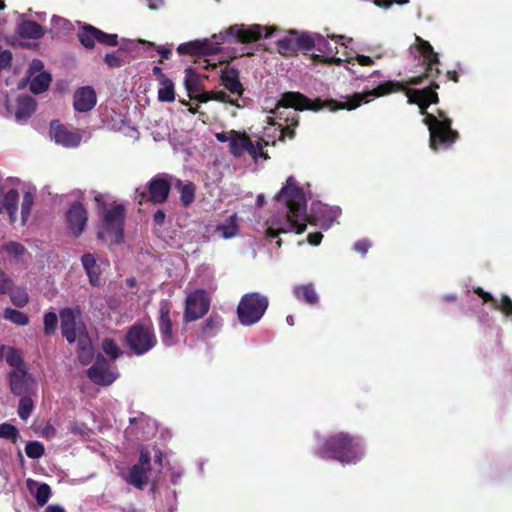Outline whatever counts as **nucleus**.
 I'll return each instance as SVG.
<instances>
[{
    "instance_id": "nucleus-1",
    "label": "nucleus",
    "mask_w": 512,
    "mask_h": 512,
    "mask_svg": "<svg viewBox=\"0 0 512 512\" xmlns=\"http://www.w3.org/2000/svg\"><path fill=\"white\" fill-rule=\"evenodd\" d=\"M275 199L278 213L267 221L266 233L270 238L292 231L300 234L305 231L307 222L327 230L341 214L338 207L318 202L312 204L311 214L308 215L306 197L293 176L287 178Z\"/></svg>"
},
{
    "instance_id": "nucleus-2",
    "label": "nucleus",
    "mask_w": 512,
    "mask_h": 512,
    "mask_svg": "<svg viewBox=\"0 0 512 512\" xmlns=\"http://www.w3.org/2000/svg\"><path fill=\"white\" fill-rule=\"evenodd\" d=\"M405 90L403 84L399 82L387 81L381 83L376 88L364 91L363 93H355L351 97H347L344 101H311L299 92L284 93L280 100H278L275 108L271 110L273 117H267L268 123L274 128V133L270 134L271 128L265 129V135L270 137L274 134L278 135L279 140H283L285 136L289 138L294 137V130L291 126H297L298 115L297 110H314L318 111L323 107H328L331 110L348 109L353 110L361 105V103H369L377 97L387 95L389 93Z\"/></svg>"
},
{
    "instance_id": "nucleus-3",
    "label": "nucleus",
    "mask_w": 512,
    "mask_h": 512,
    "mask_svg": "<svg viewBox=\"0 0 512 512\" xmlns=\"http://www.w3.org/2000/svg\"><path fill=\"white\" fill-rule=\"evenodd\" d=\"M406 95L408 102L418 104L421 114L425 115L424 122L430 132V147L433 150L449 148L458 137V133L451 129V120L442 111L438 116L426 113V108L438 101L436 92L428 88L409 89Z\"/></svg>"
},
{
    "instance_id": "nucleus-4",
    "label": "nucleus",
    "mask_w": 512,
    "mask_h": 512,
    "mask_svg": "<svg viewBox=\"0 0 512 512\" xmlns=\"http://www.w3.org/2000/svg\"><path fill=\"white\" fill-rule=\"evenodd\" d=\"M323 457L334 458L341 463H356L364 454L359 439L345 433L331 437L320 451Z\"/></svg>"
},
{
    "instance_id": "nucleus-5",
    "label": "nucleus",
    "mask_w": 512,
    "mask_h": 512,
    "mask_svg": "<svg viewBox=\"0 0 512 512\" xmlns=\"http://www.w3.org/2000/svg\"><path fill=\"white\" fill-rule=\"evenodd\" d=\"M125 219V209L122 205H115L103 212L101 224L98 230V238L117 244L123 237V224Z\"/></svg>"
},
{
    "instance_id": "nucleus-6",
    "label": "nucleus",
    "mask_w": 512,
    "mask_h": 512,
    "mask_svg": "<svg viewBox=\"0 0 512 512\" xmlns=\"http://www.w3.org/2000/svg\"><path fill=\"white\" fill-rule=\"evenodd\" d=\"M268 304V298L260 293L245 294L237 307L240 323L244 326H251L260 321L268 308Z\"/></svg>"
},
{
    "instance_id": "nucleus-7",
    "label": "nucleus",
    "mask_w": 512,
    "mask_h": 512,
    "mask_svg": "<svg viewBox=\"0 0 512 512\" xmlns=\"http://www.w3.org/2000/svg\"><path fill=\"white\" fill-rule=\"evenodd\" d=\"M126 341L130 349L137 355L147 353L157 343L153 328L144 324L132 326L126 334Z\"/></svg>"
},
{
    "instance_id": "nucleus-8",
    "label": "nucleus",
    "mask_w": 512,
    "mask_h": 512,
    "mask_svg": "<svg viewBox=\"0 0 512 512\" xmlns=\"http://www.w3.org/2000/svg\"><path fill=\"white\" fill-rule=\"evenodd\" d=\"M266 145H268L267 141L261 139L254 143L246 134L236 131L229 147L231 154L237 158L247 152L255 161H258L260 158L264 160L268 158L263 151Z\"/></svg>"
},
{
    "instance_id": "nucleus-9",
    "label": "nucleus",
    "mask_w": 512,
    "mask_h": 512,
    "mask_svg": "<svg viewBox=\"0 0 512 512\" xmlns=\"http://www.w3.org/2000/svg\"><path fill=\"white\" fill-rule=\"evenodd\" d=\"M274 27H264L259 24L246 26L244 24H236L231 26L226 32L220 33L219 37L222 40H228L229 38H234L237 41H241L244 43L256 41L262 37L268 38L272 35Z\"/></svg>"
},
{
    "instance_id": "nucleus-10",
    "label": "nucleus",
    "mask_w": 512,
    "mask_h": 512,
    "mask_svg": "<svg viewBox=\"0 0 512 512\" xmlns=\"http://www.w3.org/2000/svg\"><path fill=\"white\" fill-rule=\"evenodd\" d=\"M210 308V299L203 289L189 293L185 300L183 319L185 322H192L201 319Z\"/></svg>"
},
{
    "instance_id": "nucleus-11",
    "label": "nucleus",
    "mask_w": 512,
    "mask_h": 512,
    "mask_svg": "<svg viewBox=\"0 0 512 512\" xmlns=\"http://www.w3.org/2000/svg\"><path fill=\"white\" fill-rule=\"evenodd\" d=\"M60 318L62 334L69 343H74L87 335L85 326L76 321V316L71 309H63L60 312Z\"/></svg>"
},
{
    "instance_id": "nucleus-12",
    "label": "nucleus",
    "mask_w": 512,
    "mask_h": 512,
    "mask_svg": "<svg viewBox=\"0 0 512 512\" xmlns=\"http://www.w3.org/2000/svg\"><path fill=\"white\" fill-rule=\"evenodd\" d=\"M170 313L171 304L168 301H162L159 307L158 326L161 341L167 347L173 346L177 342L176 333L173 329Z\"/></svg>"
},
{
    "instance_id": "nucleus-13",
    "label": "nucleus",
    "mask_w": 512,
    "mask_h": 512,
    "mask_svg": "<svg viewBox=\"0 0 512 512\" xmlns=\"http://www.w3.org/2000/svg\"><path fill=\"white\" fill-rule=\"evenodd\" d=\"M117 39V34H107L90 25L84 26L83 30L79 33V40L86 48H93L96 42L108 46H116L118 43Z\"/></svg>"
},
{
    "instance_id": "nucleus-14",
    "label": "nucleus",
    "mask_w": 512,
    "mask_h": 512,
    "mask_svg": "<svg viewBox=\"0 0 512 512\" xmlns=\"http://www.w3.org/2000/svg\"><path fill=\"white\" fill-rule=\"evenodd\" d=\"M50 137L56 144L66 148L79 146L82 139L78 132L67 129L57 120L52 121L50 124Z\"/></svg>"
},
{
    "instance_id": "nucleus-15",
    "label": "nucleus",
    "mask_w": 512,
    "mask_h": 512,
    "mask_svg": "<svg viewBox=\"0 0 512 512\" xmlns=\"http://www.w3.org/2000/svg\"><path fill=\"white\" fill-rule=\"evenodd\" d=\"M89 378L98 385H110L118 377V373L110 369L107 360L98 356L95 363L88 370Z\"/></svg>"
},
{
    "instance_id": "nucleus-16",
    "label": "nucleus",
    "mask_w": 512,
    "mask_h": 512,
    "mask_svg": "<svg viewBox=\"0 0 512 512\" xmlns=\"http://www.w3.org/2000/svg\"><path fill=\"white\" fill-rule=\"evenodd\" d=\"M175 178L167 174H158L151 179L148 185L149 196L154 203L166 201L170 187L174 184Z\"/></svg>"
},
{
    "instance_id": "nucleus-17",
    "label": "nucleus",
    "mask_w": 512,
    "mask_h": 512,
    "mask_svg": "<svg viewBox=\"0 0 512 512\" xmlns=\"http://www.w3.org/2000/svg\"><path fill=\"white\" fill-rule=\"evenodd\" d=\"M87 220V211L80 203L72 204L66 212L68 229L75 237H79L83 233L87 225Z\"/></svg>"
},
{
    "instance_id": "nucleus-18",
    "label": "nucleus",
    "mask_w": 512,
    "mask_h": 512,
    "mask_svg": "<svg viewBox=\"0 0 512 512\" xmlns=\"http://www.w3.org/2000/svg\"><path fill=\"white\" fill-rule=\"evenodd\" d=\"M36 387L34 378L26 369H14L10 373V389L15 395L22 396L31 392Z\"/></svg>"
},
{
    "instance_id": "nucleus-19",
    "label": "nucleus",
    "mask_w": 512,
    "mask_h": 512,
    "mask_svg": "<svg viewBox=\"0 0 512 512\" xmlns=\"http://www.w3.org/2000/svg\"><path fill=\"white\" fill-rule=\"evenodd\" d=\"M220 43H213L208 39L195 40L187 43H182L177 47V52L181 55H206L214 54L219 51Z\"/></svg>"
},
{
    "instance_id": "nucleus-20",
    "label": "nucleus",
    "mask_w": 512,
    "mask_h": 512,
    "mask_svg": "<svg viewBox=\"0 0 512 512\" xmlns=\"http://www.w3.org/2000/svg\"><path fill=\"white\" fill-rule=\"evenodd\" d=\"M96 102V93L91 87L79 88L74 94V108L78 112L90 111Z\"/></svg>"
},
{
    "instance_id": "nucleus-21",
    "label": "nucleus",
    "mask_w": 512,
    "mask_h": 512,
    "mask_svg": "<svg viewBox=\"0 0 512 512\" xmlns=\"http://www.w3.org/2000/svg\"><path fill=\"white\" fill-rule=\"evenodd\" d=\"M221 81L224 87L238 100L243 94V86L239 81L238 71L234 68H225L221 74Z\"/></svg>"
},
{
    "instance_id": "nucleus-22",
    "label": "nucleus",
    "mask_w": 512,
    "mask_h": 512,
    "mask_svg": "<svg viewBox=\"0 0 512 512\" xmlns=\"http://www.w3.org/2000/svg\"><path fill=\"white\" fill-rule=\"evenodd\" d=\"M19 194L16 189H11L2 197L0 195V214L7 213L11 223L17 220Z\"/></svg>"
},
{
    "instance_id": "nucleus-23",
    "label": "nucleus",
    "mask_w": 512,
    "mask_h": 512,
    "mask_svg": "<svg viewBox=\"0 0 512 512\" xmlns=\"http://www.w3.org/2000/svg\"><path fill=\"white\" fill-rule=\"evenodd\" d=\"M214 232L222 239H231L239 234L237 214L230 215L215 225Z\"/></svg>"
},
{
    "instance_id": "nucleus-24",
    "label": "nucleus",
    "mask_w": 512,
    "mask_h": 512,
    "mask_svg": "<svg viewBox=\"0 0 512 512\" xmlns=\"http://www.w3.org/2000/svg\"><path fill=\"white\" fill-rule=\"evenodd\" d=\"M26 486L29 492L35 497L39 506H44L50 499L51 489L46 483H39L33 479L26 480Z\"/></svg>"
},
{
    "instance_id": "nucleus-25",
    "label": "nucleus",
    "mask_w": 512,
    "mask_h": 512,
    "mask_svg": "<svg viewBox=\"0 0 512 512\" xmlns=\"http://www.w3.org/2000/svg\"><path fill=\"white\" fill-rule=\"evenodd\" d=\"M84 269L89 276L90 283L92 285H98L100 283L101 265H108L107 263L98 264L94 255L86 253L81 258Z\"/></svg>"
},
{
    "instance_id": "nucleus-26",
    "label": "nucleus",
    "mask_w": 512,
    "mask_h": 512,
    "mask_svg": "<svg viewBox=\"0 0 512 512\" xmlns=\"http://www.w3.org/2000/svg\"><path fill=\"white\" fill-rule=\"evenodd\" d=\"M35 108L36 102L33 97L29 95L18 97L15 119L18 122H25L33 114Z\"/></svg>"
},
{
    "instance_id": "nucleus-27",
    "label": "nucleus",
    "mask_w": 512,
    "mask_h": 512,
    "mask_svg": "<svg viewBox=\"0 0 512 512\" xmlns=\"http://www.w3.org/2000/svg\"><path fill=\"white\" fill-rule=\"evenodd\" d=\"M149 471V468L135 464L134 466L131 467L125 480L130 485L142 489L148 483Z\"/></svg>"
},
{
    "instance_id": "nucleus-28",
    "label": "nucleus",
    "mask_w": 512,
    "mask_h": 512,
    "mask_svg": "<svg viewBox=\"0 0 512 512\" xmlns=\"http://www.w3.org/2000/svg\"><path fill=\"white\" fill-rule=\"evenodd\" d=\"M17 33L22 38L39 39L43 36V28L36 22L24 20L17 26Z\"/></svg>"
},
{
    "instance_id": "nucleus-29",
    "label": "nucleus",
    "mask_w": 512,
    "mask_h": 512,
    "mask_svg": "<svg viewBox=\"0 0 512 512\" xmlns=\"http://www.w3.org/2000/svg\"><path fill=\"white\" fill-rule=\"evenodd\" d=\"M475 292L482 297L484 301H491L495 309L502 311L507 316L512 315V300L508 296H502L501 302H498L490 293L485 292L482 288H477Z\"/></svg>"
},
{
    "instance_id": "nucleus-30",
    "label": "nucleus",
    "mask_w": 512,
    "mask_h": 512,
    "mask_svg": "<svg viewBox=\"0 0 512 512\" xmlns=\"http://www.w3.org/2000/svg\"><path fill=\"white\" fill-rule=\"evenodd\" d=\"M200 102H207L210 100H216L220 102H227L236 107H241L242 105L239 103V100L233 96L232 94H227L224 91H212V92H203L198 96Z\"/></svg>"
},
{
    "instance_id": "nucleus-31",
    "label": "nucleus",
    "mask_w": 512,
    "mask_h": 512,
    "mask_svg": "<svg viewBox=\"0 0 512 512\" xmlns=\"http://www.w3.org/2000/svg\"><path fill=\"white\" fill-rule=\"evenodd\" d=\"M174 184L180 192V199L184 206L190 205L194 201L195 187L191 182H182L175 178Z\"/></svg>"
},
{
    "instance_id": "nucleus-32",
    "label": "nucleus",
    "mask_w": 512,
    "mask_h": 512,
    "mask_svg": "<svg viewBox=\"0 0 512 512\" xmlns=\"http://www.w3.org/2000/svg\"><path fill=\"white\" fill-rule=\"evenodd\" d=\"M78 346V358L83 364H88L93 358V347L92 342L88 336H82L80 340L77 341Z\"/></svg>"
},
{
    "instance_id": "nucleus-33",
    "label": "nucleus",
    "mask_w": 512,
    "mask_h": 512,
    "mask_svg": "<svg viewBox=\"0 0 512 512\" xmlns=\"http://www.w3.org/2000/svg\"><path fill=\"white\" fill-rule=\"evenodd\" d=\"M1 356L14 369H25L22 356L19 350L12 347H2Z\"/></svg>"
},
{
    "instance_id": "nucleus-34",
    "label": "nucleus",
    "mask_w": 512,
    "mask_h": 512,
    "mask_svg": "<svg viewBox=\"0 0 512 512\" xmlns=\"http://www.w3.org/2000/svg\"><path fill=\"white\" fill-rule=\"evenodd\" d=\"M294 294L297 299L303 300L308 304H315L318 302V294L312 284L297 286L294 288Z\"/></svg>"
},
{
    "instance_id": "nucleus-35",
    "label": "nucleus",
    "mask_w": 512,
    "mask_h": 512,
    "mask_svg": "<svg viewBox=\"0 0 512 512\" xmlns=\"http://www.w3.org/2000/svg\"><path fill=\"white\" fill-rule=\"evenodd\" d=\"M158 89V99L163 102H172L175 99L174 84L168 77H161Z\"/></svg>"
},
{
    "instance_id": "nucleus-36",
    "label": "nucleus",
    "mask_w": 512,
    "mask_h": 512,
    "mask_svg": "<svg viewBox=\"0 0 512 512\" xmlns=\"http://www.w3.org/2000/svg\"><path fill=\"white\" fill-rule=\"evenodd\" d=\"M297 34L294 32H290L288 35L279 39L277 42V47L279 53L282 55H290L294 53L297 49Z\"/></svg>"
},
{
    "instance_id": "nucleus-37",
    "label": "nucleus",
    "mask_w": 512,
    "mask_h": 512,
    "mask_svg": "<svg viewBox=\"0 0 512 512\" xmlns=\"http://www.w3.org/2000/svg\"><path fill=\"white\" fill-rule=\"evenodd\" d=\"M50 82V74L46 72H40L39 74L31 78L30 90L35 94L42 93L49 87Z\"/></svg>"
},
{
    "instance_id": "nucleus-38",
    "label": "nucleus",
    "mask_w": 512,
    "mask_h": 512,
    "mask_svg": "<svg viewBox=\"0 0 512 512\" xmlns=\"http://www.w3.org/2000/svg\"><path fill=\"white\" fill-rule=\"evenodd\" d=\"M416 41L419 43V50L424 56L425 60L428 62L429 70H432L433 64L438 63L437 54L434 53L433 47L429 42L422 40L419 37H416Z\"/></svg>"
},
{
    "instance_id": "nucleus-39",
    "label": "nucleus",
    "mask_w": 512,
    "mask_h": 512,
    "mask_svg": "<svg viewBox=\"0 0 512 512\" xmlns=\"http://www.w3.org/2000/svg\"><path fill=\"white\" fill-rule=\"evenodd\" d=\"M184 84L190 95L200 90V78L191 67L185 69Z\"/></svg>"
},
{
    "instance_id": "nucleus-40",
    "label": "nucleus",
    "mask_w": 512,
    "mask_h": 512,
    "mask_svg": "<svg viewBox=\"0 0 512 512\" xmlns=\"http://www.w3.org/2000/svg\"><path fill=\"white\" fill-rule=\"evenodd\" d=\"M3 317L20 326H25L29 323V318L24 312L12 308H6Z\"/></svg>"
},
{
    "instance_id": "nucleus-41",
    "label": "nucleus",
    "mask_w": 512,
    "mask_h": 512,
    "mask_svg": "<svg viewBox=\"0 0 512 512\" xmlns=\"http://www.w3.org/2000/svg\"><path fill=\"white\" fill-rule=\"evenodd\" d=\"M33 203L34 194L30 191H26L23 195L21 204V225H25V223L27 222Z\"/></svg>"
},
{
    "instance_id": "nucleus-42",
    "label": "nucleus",
    "mask_w": 512,
    "mask_h": 512,
    "mask_svg": "<svg viewBox=\"0 0 512 512\" xmlns=\"http://www.w3.org/2000/svg\"><path fill=\"white\" fill-rule=\"evenodd\" d=\"M222 326V319L219 316L211 315L203 326V333L208 336H214Z\"/></svg>"
},
{
    "instance_id": "nucleus-43",
    "label": "nucleus",
    "mask_w": 512,
    "mask_h": 512,
    "mask_svg": "<svg viewBox=\"0 0 512 512\" xmlns=\"http://www.w3.org/2000/svg\"><path fill=\"white\" fill-rule=\"evenodd\" d=\"M102 349L105 354L113 360L119 358L122 355L120 347L115 343L113 339L110 338L103 339Z\"/></svg>"
},
{
    "instance_id": "nucleus-44",
    "label": "nucleus",
    "mask_w": 512,
    "mask_h": 512,
    "mask_svg": "<svg viewBox=\"0 0 512 512\" xmlns=\"http://www.w3.org/2000/svg\"><path fill=\"white\" fill-rule=\"evenodd\" d=\"M34 403L32 399L26 395H22L19 402L18 415L22 420H27L33 411Z\"/></svg>"
},
{
    "instance_id": "nucleus-45",
    "label": "nucleus",
    "mask_w": 512,
    "mask_h": 512,
    "mask_svg": "<svg viewBox=\"0 0 512 512\" xmlns=\"http://www.w3.org/2000/svg\"><path fill=\"white\" fill-rule=\"evenodd\" d=\"M315 49L326 56L333 55L334 53H337V48L332 47V45L328 42V40L320 34H317V36H316Z\"/></svg>"
},
{
    "instance_id": "nucleus-46",
    "label": "nucleus",
    "mask_w": 512,
    "mask_h": 512,
    "mask_svg": "<svg viewBox=\"0 0 512 512\" xmlns=\"http://www.w3.org/2000/svg\"><path fill=\"white\" fill-rule=\"evenodd\" d=\"M317 34L302 33L297 35V47H301L305 50L315 49Z\"/></svg>"
},
{
    "instance_id": "nucleus-47",
    "label": "nucleus",
    "mask_w": 512,
    "mask_h": 512,
    "mask_svg": "<svg viewBox=\"0 0 512 512\" xmlns=\"http://www.w3.org/2000/svg\"><path fill=\"white\" fill-rule=\"evenodd\" d=\"M9 295L12 303L18 307H23L28 303V294L22 288H14Z\"/></svg>"
},
{
    "instance_id": "nucleus-48",
    "label": "nucleus",
    "mask_w": 512,
    "mask_h": 512,
    "mask_svg": "<svg viewBox=\"0 0 512 512\" xmlns=\"http://www.w3.org/2000/svg\"><path fill=\"white\" fill-rule=\"evenodd\" d=\"M26 455L31 459H38L43 456L45 449L44 446L37 441L27 443L25 447Z\"/></svg>"
},
{
    "instance_id": "nucleus-49",
    "label": "nucleus",
    "mask_w": 512,
    "mask_h": 512,
    "mask_svg": "<svg viewBox=\"0 0 512 512\" xmlns=\"http://www.w3.org/2000/svg\"><path fill=\"white\" fill-rule=\"evenodd\" d=\"M18 436L19 433L15 426L9 423L0 424V438L11 439L16 441Z\"/></svg>"
},
{
    "instance_id": "nucleus-50",
    "label": "nucleus",
    "mask_w": 512,
    "mask_h": 512,
    "mask_svg": "<svg viewBox=\"0 0 512 512\" xmlns=\"http://www.w3.org/2000/svg\"><path fill=\"white\" fill-rule=\"evenodd\" d=\"M58 324L57 315L54 312H47L44 315V330L46 334H53Z\"/></svg>"
},
{
    "instance_id": "nucleus-51",
    "label": "nucleus",
    "mask_w": 512,
    "mask_h": 512,
    "mask_svg": "<svg viewBox=\"0 0 512 512\" xmlns=\"http://www.w3.org/2000/svg\"><path fill=\"white\" fill-rule=\"evenodd\" d=\"M51 22L53 29L56 31L57 34L65 33L70 30V23L64 18H61L59 16H53Z\"/></svg>"
},
{
    "instance_id": "nucleus-52",
    "label": "nucleus",
    "mask_w": 512,
    "mask_h": 512,
    "mask_svg": "<svg viewBox=\"0 0 512 512\" xmlns=\"http://www.w3.org/2000/svg\"><path fill=\"white\" fill-rule=\"evenodd\" d=\"M3 249L16 259L25 253V248L17 242H9L3 247Z\"/></svg>"
},
{
    "instance_id": "nucleus-53",
    "label": "nucleus",
    "mask_w": 512,
    "mask_h": 512,
    "mask_svg": "<svg viewBox=\"0 0 512 512\" xmlns=\"http://www.w3.org/2000/svg\"><path fill=\"white\" fill-rule=\"evenodd\" d=\"M13 289V283L9 276L0 271V293L9 294Z\"/></svg>"
},
{
    "instance_id": "nucleus-54",
    "label": "nucleus",
    "mask_w": 512,
    "mask_h": 512,
    "mask_svg": "<svg viewBox=\"0 0 512 512\" xmlns=\"http://www.w3.org/2000/svg\"><path fill=\"white\" fill-rule=\"evenodd\" d=\"M69 431L75 435H86L88 427L83 423L73 421L69 425Z\"/></svg>"
},
{
    "instance_id": "nucleus-55",
    "label": "nucleus",
    "mask_w": 512,
    "mask_h": 512,
    "mask_svg": "<svg viewBox=\"0 0 512 512\" xmlns=\"http://www.w3.org/2000/svg\"><path fill=\"white\" fill-rule=\"evenodd\" d=\"M104 61L110 68L120 67L123 63V61L115 53L106 54Z\"/></svg>"
},
{
    "instance_id": "nucleus-56",
    "label": "nucleus",
    "mask_w": 512,
    "mask_h": 512,
    "mask_svg": "<svg viewBox=\"0 0 512 512\" xmlns=\"http://www.w3.org/2000/svg\"><path fill=\"white\" fill-rule=\"evenodd\" d=\"M371 244L368 240L363 239L359 240L354 244V250L361 254H366L368 249L370 248Z\"/></svg>"
},
{
    "instance_id": "nucleus-57",
    "label": "nucleus",
    "mask_w": 512,
    "mask_h": 512,
    "mask_svg": "<svg viewBox=\"0 0 512 512\" xmlns=\"http://www.w3.org/2000/svg\"><path fill=\"white\" fill-rule=\"evenodd\" d=\"M235 132V130H230L227 132H218L215 134V137L219 142H229L230 144L235 135Z\"/></svg>"
},
{
    "instance_id": "nucleus-58",
    "label": "nucleus",
    "mask_w": 512,
    "mask_h": 512,
    "mask_svg": "<svg viewBox=\"0 0 512 512\" xmlns=\"http://www.w3.org/2000/svg\"><path fill=\"white\" fill-rule=\"evenodd\" d=\"M41 436L47 438V439H52L56 436V429L53 425L51 424H46L41 432H40Z\"/></svg>"
},
{
    "instance_id": "nucleus-59",
    "label": "nucleus",
    "mask_w": 512,
    "mask_h": 512,
    "mask_svg": "<svg viewBox=\"0 0 512 512\" xmlns=\"http://www.w3.org/2000/svg\"><path fill=\"white\" fill-rule=\"evenodd\" d=\"M12 54L9 50H4L0 53V69L10 65Z\"/></svg>"
},
{
    "instance_id": "nucleus-60",
    "label": "nucleus",
    "mask_w": 512,
    "mask_h": 512,
    "mask_svg": "<svg viewBox=\"0 0 512 512\" xmlns=\"http://www.w3.org/2000/svg\"><path fill=\"white\" fill-rule=\"evenodd\" d=\"M93 198L99 207H104L109 199V195L94 191Z\"/></svg>"
},
{
    "instance_id": "nucleus-61",
    "label": "nucleus",
    "mask_w": 512,
    "mask_h": 512,
    "mask_svg": "<svg viewBox=\"0 0 512 512\" xmlns=\"http://www.w3.org/2000/svg\"><path fill=\"white\" fill-rule=\"evenodd\" d=\"M137 465H142L150 469V453L147 450H141L139 463Z\"/></svg>"
},
{
    "instance_id": "nucleus-62",
    "label": "nucleus",
    "mask_w": 512,
    "mask_h": 512,
    "mask_svg": "<svg viewBox=\"0 0 512 512\" xmlns=\"http://www.w3.org/2000/svg\"><path fill=\"white\" fill-rule=\"evenodd\" d=\"M323 238V235L319 232H316V233H310L307 237L308 239V242L311 244V245H319L321 240Z\"/></svg>"
},
{
    "instance_id": "nucleus-63",
    "label": "nucleus",
    "mask_w": 512,
    "mask_h": 512,
    "mask_svg": "<svg viewBox=\"0 0 512 512\" xmlns=\"http://www.w3.org/2000/svg\"><path fill=\"white\" fill-rule=\"evenodd\" d=\"M357 61L359 62L360 65H363V66H369L374 63V61L372 60L371 57L365 56V55H358Z\"/></svg>"
},
{
    "instance_id": "nucleus-64",
    "label": "nucleus",
    "mask_w": 512,
    "mask_h": 512,
    "mask_svg": "<svg viewBox=\"0 0 512 512\" xmlns=\"http://www.w3.org/2000/svg\"><path fill=\"white\" fill-rule=\"evenodd\" d=\"M44 512H66L60 505H49Z\"/></svg>"
}]
</instances>
